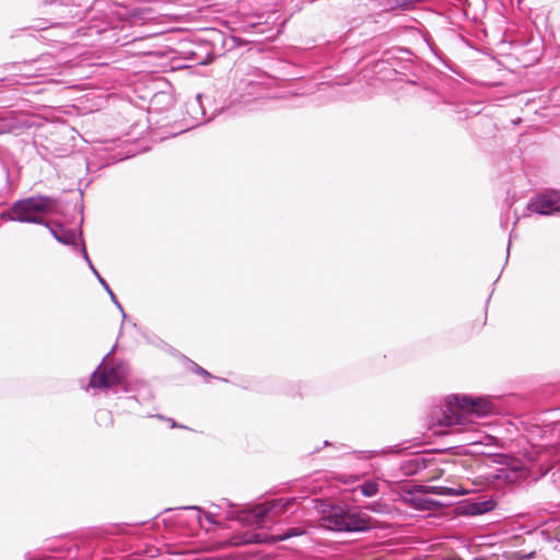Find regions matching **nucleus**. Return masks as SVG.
Instances as JSON below:
<instances>
[{
	"label": "nucleus",
	"mask_w": 560,
	"mask_h": 560,
	"mask_svg": "<svg viewBox=\"0 0 560 560\" xmlns=\"http://www.w3.org/2000/svg\"><path fill=\"white\" fill-rule=\"evenodd\" d=\"M460 423V415L453 408L450 409V413L443 417L441 420V425L453 427L455 424Z\"/></svg>",
	"instance_id": "nucleus-8"
},
{
	"label": "nucleus",
	"mask_w": 560,
	"mask_h": 560,
	"mask_svg": "<svg viewBox=\"0 0 560 560\" xmlns=\"http://www.w3.org/2000/svg\"><path fill=\"white\" fill-rule=\"evenodd\" d=\"M361 492L365 497H373L378 492V483L373 480L365 481L360 486Z\"/></svg>",
	"instance_id": "nucleus-9"
},
{
	"label": "nucleus",
	"mask_w": 560,
	"mask_h": 560,
	"mask_svg": "<svg viewBox=\"0 0 560 560\" xmlns=\"http://www.w3.org/2000/svg\"><path fill=\"white\" fill-rule=\"evenodd\" d=\"M319 525L330 530L361 532L374 526L373 520L362 511L331 508L328 514L319 518Z\"/></svg>",
	"instance_id": "nucleus-2"
},
{
	"label": "nucleus",
	"mask_w": 560,
	"mask_h": 560,
	"mask_svg": "<svg viewBox=\"0 0 560 560\" xmlns=\"http://www.w3.org/2000/svg\"><path fill=\"white\" fill-rule=\"evenodd\" d=\"M244 544H262V535L252 534L247 539L244 540Z\"/></svg>",
	"instance_id": "nucleus-13"
},
{
	"label": "nucleus",
	"mask_w": 560,
	"mask_h": 560,
	"mask_svg": "<svg viewBox=\"0 0 560 560\" xmlns=\"http://www.w3.org/2000/svg\"><path fill=\"white\" fill-rule=\"evenodd\" d=\"M57 201L48 196H33L26 199L15 201L9 217L12 221L45 224L50 233L61 243H67L57 232L49 228L44 217L55 210Z\"/></svg>",
	"instance_id": "nucleus-1"
},
{
	"label": "nucleus",
	"mask_w": 560,
	"mask_h": 560,
	"mask_svg": "<svg viewBox=\"0 0 560 560\" xmlns=\"http://www.w3.org/2000/svg\"><path fill=\"white\" fill-rule=\"evenodd\" d=\"M380 506H381L380 503H374V504L370 505L369 509L373 512H380V509H378Z\"/></svg>",
	"instance_id": "nucleus-14"
},
{
	"label": "nucleus",
	"mask_w": 560,
	"mask_h": 560,
	"mask_svg": "<svg viewBox=\"0 0 560 560\" xmlns=\"http://www.w3.org/2000/svg\"><path fill=\"white\" fill-rule=\"evenodd\" d=\"M122 377L124 374L119 366L103 363L92 374L90 386L93 388H108L119 384Z\"/></svg>",
	"instance_id": "nucleus-3"
},
{
	"label": "nucleus",
	"mask_w": 560,
	"mask_h": 560,
	"mask_svg": "<svg viewBox=\"0 0 560 560\" xmlns=\"http://www.w3.org/2000/svg\"><path fill=\"white\" fill-rule=\"evenodd\" d=\"M560 191L549 190L545 194L533 198L528 203V209L539 214H551L552 212H559L560 206Z\"/></svg>",
	"instance_id": "nucleus-6"
},
{
	"label": "nucleus",
	"mask_w": 560,
	"mask_h": 560,
	"mask_svg": "<svg viewBox=\"0 0 560 560\" xmlns=\"http://www.w3.org/2000/svg\"><path fill=\"white\" fill-rule=\"evenodd\" d=\"M100 418H101V420L104 422V425H105L106 428L113 427V424H114V418H113V415H112V412H110V411H106V410L101 411V413H100Z\"/></svg>",
	"instance_id": "nucleus-11"
},
{
	"label": "nucleus",
	"mask_w": 560,
	"mask_h": 560,
	"mask_svg": "<svg viewBox=\"0 0 560 560\" xmlns=\"http://www.w3.org/2000/svg\"><path fill=\"white\" fill-rule=\"evenodd\" d=\"M279 541H282L281 535L262 536V544H276Z\"/></svg>",
	"instance_id": "nucleus-12"
},
{
	"label": "nucleus",
	"mask_w": 560,
	"mask_h": 560,
	"mask_svg": "<svg viewBox=\"0 0 560 560\" xmlns=\"http://www.w3.org/2000/svg\"><path fill=\"white\" fill-rule=\"evenodd\" d=\"M454 407L464 413L476 415L478 417L492 412L493 405L486 398L463 395L454 396Z\"/></svg>",
	"instance_id": "nucleus-4"
},
{
	"label": "nucleus",
	"mask_w": 560,
	"mask_h": 560,
	"mask_svg": "<svg viewBox=\"0 0 560 560\" xmlns=\"http://www.w3.org/2000/svg\"><path fill=\"white\" fill-rule=\"evenodd\" d=\"M427 493H434L439 495H459L464 494L465 491L459 486L458 488L443 487V486H427Z\"/></svg>",
	"instance_id": "nucleus-7"
},
{
	"label": "nucleus",
	"mask_w": 560,
	"mask_h": 560,
	"mask_svg": "<svg viewBox=\"0 0 560 560\" xmlns=\"http://www.w3.org/2000/svg\"><path fill=\"white\" fill-rule=\"evenodd\" d=\"M295 502V499H276L256 505L252 510L255 523H260L268 516L278 517L287 512V510Z\"/></svg>",
	"instance_id": "nucleus-5"
},
{
	"label": "nucleus",
	"mask_w": 560,
	"mask_h": 560,
	"mask_svg": "<svg viewBox=\"0 0 560 560\" xmlns=\"http://www.w3.org/2000/svg\"><path fill=\"white\" fill-rule=\"evenodd\" d=\"M197 369H198L199 373L205 374V375H209V373L206 370H203L202 368L198 366Z\"/></svg>",
	"instance_id": "nucleus-15"
},
{
	"label": "nucleus",
	"mask_w": 560,
	"mask_h": 560,
	"mask_svg": "<svg viewBox=\"0 0 560 560\" xmlns=\"http://www.w3.org/2000/svg\"><path fill=\"white\" fill-rule=\"evenodd\" d=\"M304 534H305V530L302 528H290L285 533L281 534V538H282V540H285V539H289V538H292L295 536H301Z\"/></svg>",
	"instance_id": "nucleus-10"
}]
</instances>
